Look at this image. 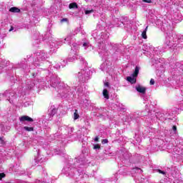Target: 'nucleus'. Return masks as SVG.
Segmentation results:
<instances>
[{"label": "nucleus", "mask_w": 183, "mask_h": 183, "mask_svg": "<svg viewBox=\"0 0 183 183\" xmlns=\"http://www.w3.org/2000/svg\"><path fill=\"white\" fill-rule=\"evenodd\" d=\"M127 80L128 82H130V84H137V79L131 76H127Z\"/></svg>", "instance_id": "nucleus-5"}, {"label": "nucleus", "mask_w": 183, "mask_h": 183, "mask_svg": "<svg viewBox=\"0 0 183 183\" xmlns=\"http://www.w3.org/2000/svg\"><path fill=\"white\" fill-rule=\"evenodd\" d=\"M159 174H162V175H165V172L162 171L161 169H159Z\"/></svg>", "instance_id": "nucleus-21"}, {"label": "nucleus", "mask_w": 183, "mask_h": 183, "mask_svg": "<svg viewBox=\"0 0 183 183\" xmlns=\"http://www.w3.org/2000/svg\"><path fill=\"white\" fill-rule=\"evenodd\" d=\"M74 119H78L79 118V114H78V110L75 109L74 110Z\"/></svg>", "instance_id": "nucleus-10"}, {"label": "nucleus", "mask_w": 183, "mask_h": 183, "mask_svg": "<svg viewBox=\"0 0 183 183\" xmlns=\"http://www.w3.org/2000/svg\"><path fill=\"white\" fill-rule=\"evenodd\" d=\"M155 84V80H154V79H150V85H154Z\"/></svg>", "instance_id": "nucleus-16"}, {"label": "nucleus", "mask_w": 183, "mask_h": 183, "mask_svg": "<svg viewBox=\"0 0 183 183\" xmlns=\"http://www.w3.org/2000/svg\"><path fill=\"white\" fill-rule=\"evenodd\" d=\"M92 12H94L93 9H92V10H86L85 11V14L86 15H89V14H92Z\"/></svg>", "instance_id": "nucleus-11"}, {"label": "nucleus", "mask_w": 183, "mask_h": 183, "mask_svg": "<svg viewBox=\"0 0 183 183\" xmlns=\"http://www.w3.org/2000/svg\"><path fill=\"white\" fill-rule=\"evenodd\" d=\"M0 144L4 145L5 144V141L4 140V137H0Z\"/></svg>", "instance_id": "nucleus-15"}, {"label": "nucleus", "mask_w": 183, "mask_h": 183, "mask_svg": "<svg viewBox=\"0 0 183 183\" xmlns=\"http://www.w3.org/2000/svg\"><path fill=\"white\" fill-rule=\"evenodd\" d=\"M139 74V67H138V66H137L135 67V69H134V73L132 74V76L134 78H137V76H138V74Z\"/></svg>", "instance_id": "nucleus-4"}, {"label": "nucleus", "mask_w": 183, "mask_h": 183, "mask_svg": "<svg viewBox=\"0 0 183 183\" xmlns=\"http://www.w3.org/2000/svg\"><path fill=\"white\" fill-rule=\"evenodd\" d=\"M147 31H148V26H146L145 29L142 33V38H143V39H147V38H148L147 36Z\"/></svg>", "instance_id": "nucleus-7"}, {"label": "nucleus", "mask_w": 183, "mask_h": 183, "mask_svg": "<svg viewBox=\"0 0 183 183\" xmlns=\"http://www.w3.org/2000/svg\"><path fill=\"white\" fill-rule=\"evenodd\" d=\"M136 91H137V92H139L140 94H145V92H147V88L138 86L136 87Z\"/></svg>", "instance_id": "nucleus-2"}, {"label": "nucleus", "mask_w": 183, "mask_h": 183, "mask_svg": "<svg viewBox=\"0 0 183 183\" xmlns=\"http://www.w3.org/2000/svg\"><path fill=\"white\" fill-rule=\"evenodd\" d=\"M143 2H145L146 4H152V0H142Z\"/></svg>", "instance_id": "nucleus-14"}, {"label": "nucleus", "mask_w": 183, "mask_h": 183, "mask_svg": "<svg viewBox=\"0 0 183 183\" xmlns=\"http://www.w3.org/2000/svg\"><path fill=\"white\" fill-rule=\"evenodd\" d=\"M102 144H108V139H104L102 141Z\"/></svg>", "instance_id": "nucleus-17"}, {"label": "nucleus", "mask_w": 183, "mask_h": 183, "mask_svg": "<svg viewBox=\"0 0 183 183\" xmlns=\"http://www.w3.org/2000/svg\"><path fill=\"white\" fill-rule=\"evenodd\" d=\"M94 141H95V142H99V137H96L94 138Z\"/></svg>", "instance_id": "nucleus-19"}, {"label": "nucleus", "mask_w": 183, "mask_h": 183, "mask_svg": "<svg viewBox=\"0 0 183 183\" xmlns=\"http://www.w3.org/2000/svg\"><path fill=\"white\" fill-rule=\"evenodd\" d=\"M11 31H14V26L11 27V29H9V32H11Z\"/></svg>", "instance_id": "nucleus-23"}, {"label": "nucleus", "mask_w": 183, "mask_h": 183, "mask_svg": "<svg viewBox=\"0 0 183 183\" xmlns=\"http://www.w3.org/2000/svg\"><path fill=\"white\" fill-rule=\"evenodd\" d=\"M69 9H78V4L76 2L71 3L69 5Z\"/></svg>", "instance_id": "nucleus-8"}, {"label": "nucleus", "mask_w": 183, "mask_h": 183, "mask_svg": "<svg viewBox=\"0 0 183 183\" xmlns=\"http://www.w3.org/2000/svg\"><path fill=\"white\" fill-rule=\"evenodd\" d=\"M83 46H86V43H84Z\"/></svg>", "instance_id": "nucleus-24"}, {"label": "nucleus", "mask_w": 183, "mask_h": 183, "mask_svg": "<svg viewBox=\"0 0 183 183\" xmlns=\"http://www.w3.org/2000/svg\"><path fill=\"white\" fill-rule=\"evenodd\" d=\"M136 169H140L139 168L137 167Z\"/></svg>", "instance_id": "nucleus-25"}, {"label": "nucleus", "mask_w": 183, "mask_h": 183, "mask_svg": "<svg viewBox=\"0 0 183 183\" xmlns=\"http://www.w3.org/2000/svg\"><path fill=\"white\" fill-rule=\"evenodd\" d=\"M104 86H109V82L104 83Z\"/></svg>", "instance_id": "nucleus-22"}, {"label": "nucleus", "mask_w": 183, "mask_h": 183, "mask_svg": "<svg viewBox=\"0 0 183 183\" xmlns=\"http://www.w3.org/2000/svg\"><path fill=\"white\" fill-rule=\"evenodd\" d=\"M61 22H68V19L67 18H64L61 20Z\"/></svg>", "instance_id": "nucleus-18"}, {"label": "nucleus", "mask_w": 183, "mask_h": 183, "mask_svg": "<svg viewBox=\"0 0 183 183\" xmlns=\"http://www.w3.org/2000/svg\"><path fill=\"white\" fill-rule=\"evenodd\" d=\"M103 97L106 99H109V92H108V90L107 89H104L103 90Z\"/></svg>", "instance_id": "nucleus-6"}, {"label": "nucleus", "mask_w": 183, "mask_h": 183, "mask_svg": "<svg viewBox=\"0 0 183 183\" xmlns=\"http://www.w3.org/2000/svg\"><path fill=\"white\" fill-rule=\"evenodd\" d=\"M9 12H13L14 14H19L21 12V9L18 7H11L9 9Z\"/></svg>", "instance_id": "nucleus-3"}, {"label": "nucleus", "mask_w": 183, "mask_h": 183, "mask_svg": "<svg viewBox=\"0 0 183 183\" xmlns=\"http://www.w3.org/2000/svg\"><path fill=\"white\" fill-rule=\"evenodd\" d=\"M24 131H27V132H31V131H34V127H26L25 126L24 127Z\"/></svg>", "instance_id": "nucleus-9"}, {"label": "nucleus", "mask_w": 183, "mask_h": 183, "mask_svg": "<svg viewBox=\"0 0 183 183\" xmlns=\"http://www.w3.org/2000/svg\"><path fill=\"white\" fill-rule=\"evenodd\" d=\"M94 149H101V146L99 144H95Z\"/></svg>", "instance_id": "nucleus-12"}, {"label": "nucleus", "mask_w": 183, "mask_h": 183, "mask_svg": "<svg viewBox=\"0 0 183 183\" xmlns=\"http://www.w3.org/2000/svg\"><path fill=\"white\" fill-rule=\"evenodd\" d=\"M20 122H34V119L31 118L29 116H22L19 118Z\"/></svg>", "instance_id": "nucleus-1"}, {"label": "nucleus", "mask_w": 183, "mask_h": 183, "mask_svg": "<svg viewBox=\"0 0 183 183\" xmlns=\"http://www.w3.org/2000/svg\"><path fill=\"white\" fill-rule=\"evenodd\" d=\"M5 173H0V181L2 180V178H5Z\"/></svg>", "instance_id": "nucleus-13"}, {"label": "nucleus", "mask_w": 183, "mask_h": 183, "mask_svg": "<svg viewBox=\"0 0 183 183\" xmlns=\"http://www.w3.org/2000/svg\"><path fill=\"white\" fill-rule=\"evenodd\" d=\"M172 129H173L174 132H177V126H173Z\"/></svg>", "instance_id": "nucleus-20"}]
</instances>
